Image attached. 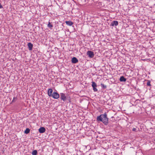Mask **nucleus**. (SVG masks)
I'll return each instance as SVG.
<instances>
[{
    "label": "nucleus",
    "mask_w": 155,
    "mask_h": 155,
    "mask_svg": "<svg viewBox=\"0 0 155 155\" xmlns=\"http://www.w3.org/2000/svg\"><path fill=\"white\" fill-rule=\"evenodd\" d=\"M97 120L98 121L102 122L105 125H107L109 123L108 118L107 117V114L106 113L104 114H101L97 117Z\"/></svg>",
    "instance_id": "nucleus-1"
},
{
    "label": "nucleus",
    "mask_w": 155,
    "mask_h": 155,
    "mask_svg": "<svg viewBox=\"0 0 155 155\" xmlns=\"http://www.w3.org/2000/svg\"><path fill=\"white\" fill-rule=\"evenodd\" d=\"M92 86L93 88V90L94 92H96L97 91V89L96 88L97 85L96 84L94 81L92 82Z\"/></svg>",
    "instance_id": "nucleus-2"
},
{
    "label": "nucleus",
    "mask_w": 155,
    "mask_h": 155,
    "mask_svg": "<svg viewBox=\"0 0 155 155\" xmlns=\"http://www.w3.org/2000/svg\"><path fill=\"white\" fill-rule=\"evenodd\" d=\"M87 55L90 58H93L94 56V52L91 51H88L87 52Z\"/></svg>",
    "instance_id": "nucleus-3"
},
{
    "label": "nucleus",
    "mask_w": 155,
    "mask_h": 155,
    "mask_svg": "<svg viewBox=\"0 0 155 155\" xmlns=\"http://www.w3.org/2000/svg\"><path fill=\"white\" fill-rule=\"evenodd\" d=\"M53 98L55 99H57L59 97V94L56 92H54L52 93V96Z\"/></svg>",
    "instance_id": "nucleus-4"
},
{
    "label": "nucleus",
    "mask_w": 155,
    "mask_h": 155,
    "mask_svg": "<svg viewBox=\"0 0 155 155\" xmlns=\"http://www.w3.org/2000/svg\"><path fill=\"white\" fill-rule=\"evenodd\" d=\"M61 99L63 101H65L66 100V97L65 94L61 93L60 94Z\"/></svg>",
    "instance_id": "nucleus-5"
},
{
    "label": "nucleus",
    "mask_w": 155,
    "mask_h": 155,
    "mask_svg": "<svg viewBox=\"0 0 155 155\" xmlns=\"http://www.w3.org/2000/svg\"><path fill=\"white\" fill-rule=\"evenodd\" d=\"M53 90L51 88H49L48 90V94L49 97H51L52 95Z\"/></svg>",
    "instance_id": "nucleus-6"
},
{
    "label": "nucleus",
    "mask_w": 155,
    "mask_h": 155,
    "mask_svg": "<svg viewBox=\"0 0 155 155\" xmlns=\"http://www.w3.org/2000/svg\"><path fill=\"white\" fill-rule=\"evenodd\" d=\"M46 130L43 127H41L38 130L39 132L40 133H43L45 132Z\"/></svg>",
    "instance_id": "nucleus-7"
},
{
    "label": "nucleus",
    "mask_w": 155,
    "mask_h": 155,
    "mask_svg": "<svg viewBox=\"0 0 155 155\" xmlns=\"http://www.w3.org/2000/svg\"><path fill=\"white\" fill-rule=\"evenodd\" d=\"M71 61L73 63L75 64L78 62V60L76 58L74 57L72 58Z\"/></svg>",
    "instance_id": "nucleus-8"
},
{
    "label": "nucleus",
    "mask_w": 155,
    "mask_h": 155,
    "mask_svg": "<svg viewBox=\"0 0 155 155\" xmlns=\"http://www.w3.org/2000/svg\"><path fill=\"white\" fill-rule=\"evenodd\" d=\"M28 48L29 50L30 51H31L32 50L33 47V45L30 42L28 43Z\"/></svg>",
    "instance_id": "nucleus-9"
},
{
    "label": "nucleus",
    "mask_w": 155,
    "mask_h": 155,
    "mask_svg": "<svg viewBox=\"0 0 155 155\" xmlns=\"http://www.w3.org/2000/svg\"><path fill=\"white\" fill-rule=\"evenodd\" d=\"M111 25L114 26H117L118 25V22L117 21H113L111 23Z\"/></svg>",
    "instance_id": "nucleus-10"
},
{
    "label": "nucleus",
    "mask_w": 155,
    "mask_h": 155,
    "mask_svg": "<svg viewBox=\"0 0 155 155\" xmlns=\"http://www.w3.org/2000/svg\"><path fill=\"white\" fill-rule=\"evenodd\" d=\"M126 80V79L123 76H121L120 79V81L121 82H125Z\"/></svg>",
    "instance_id": "nucleus-11"
},
{
    "label": "nucleus",
    "mask_w": 155,
    "mask_h": 155,
    "mask_svg": "<svg viewBox=\"0 0 155 155\" xmlns=\"http://www.w3.org/2000/svg\"><path fill=\"white\" fill-rule=\"evenodd\" d=\"M65 23L67 25L69 26H71L73 24V22L71 21H66Z\"/></svg>",
    "instance_id": "nucleus-12"
},
{
    "label": "nucleus",
    "mask_w": 155,
    "mask_h": 155,
    "mask_svg": "<svg viewBox=\"0 0 155 155\" xmlns=\"http://www.w3.org/2000/svg\"><path fill=\"white\" fill-rule=\"evenodd\" d=\"M37 154V150H33L32 153V155H36Z\"/></svg>",
    "instance_id": "nucleus-13"
},
{
    "label": "nucleus",
    "mask_w": 155,
    "mask_h": 155,
    "mask_svg": "<svg viewBox=\"0 0 155 155\" xmlns=\"http://www.w3.org/2000/svg\"><path fill=\"white\" fill-rule=\"evenodd\" d=\"M30 129L28 128H27L25 130V133L26 134H28L30 132Z\"/></svg>",
    "instance_id": "nucleus-14"
},
{
    "label": "nucleus",
    "mask_w": 155,
    "mask_h": 155,
    "mask_svg": "<svg viewBox=\"0 0 155 155\" xmlns=\"http://www.w3.org/2000/svg\"><path fill=\"white\" fill-rule=\"evenodd\" d=\"M48 27L49 28H51L53 27V25L52 24H51L50 22H49L48 24Z\"/></svg>",
    "instance_id": "nucleus-15"
},
{
    "label": "nucleus",
    "mask_w": 155,
    "mask_h": 155,
    "mask_svg": "<svg viewBox=\"0 0 155 155\" xmlns=\"http://www.w3.org/2000/svg\"><path fill=\"white\" fill-rule=\"evenodd\" d=\"M101 86L102 88H103V89H105L107 88V86L104 85L102 83L101 84Z\"/></svg>",
    "instance_id": "nucleus-16"
},
{
    "label": "nucleus",
    "mask_w": 155,
    "mask_h": 155,
    "mask_svg": "<svg viewBox=\"0 0 155 155\" xmlns=\"http://www.w3.org/2000/svg\"><path fill=\"white\" fill-rule=\"evenodd\" d=\"M17 100V98L16 97H14L13 98V99L12 101V102H14L16 101Z\"/></svg>",
    "instance_id": "nucleus-17"
},
{
    "label": "nucleus",
    "mask_w": 155,
    "mask_h": 155,
    "mask_svg": "<svg viewBox=\"0 0 155 155\" xmlns=\"http://www.w3.org/2000/svg\"><path fill=\"white\" fill-rule=\"evenodd\" d=\"M147 85L148 86H151L150 81L147 80Z\"/></svg>",
    "instance_id": "nucleus-18"
},
{
    "label": "nucleus",
    "mask_w": 155,
    "mask_h": 155,
    "mask_svg": "<svg viewBox=\"0 0 155 155\" xmlns=\"http://www.w3.org/2000/svg\"><path fill=\"white\" fill-rule=\"evenodd\" d=\"M132 130L134 131H137V129L136 128H133Z\"/></svg>",
    "instance_id": "nucleus-19"
},
{
    "label": "nucleus",
    "mask_w": 155,
    "mask_h": 155,
    "mask_svg": "<svg viewBox=\"0 0 155 155\" xmlns=\"http://www.w3.org/2000/svg\"><path fill=\"white\" fill-rule=\"evenodd\" d=\"M3 8V7L2 6L1 4L0 3V8Z\"/></svg>",
    "instance_id": "nucleus-20"
},
{
    "label": "nucleus",
    "mask_w": 155,
    "mask_h": 155,
    "mask_svg": "<svg viewBox=\"0 0 155 155\" xmlns=\"http://www.w3.org/2000/svg\"><path fill=\"white\" fill-rule=\"evenodd\" d=\"M154 141H155V139L154 140Z\"/></svg>",
    "instance_id": "nucleus-21"
}]
</instances>
